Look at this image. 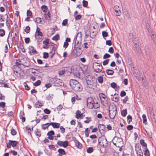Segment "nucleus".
<instances>
[{"label": "nucleus", "mask_w": 156, "mask_h": 156, "mask_svg": "<svg viewBox=\"0 0 156 156\" xmlns=\"http://www.w3.org/2000/svg\"><path fill=\"white\" fill-rule=\"evenodd\" d=\"M81 112L79 110H77L76 113V117L77 119L81 118Z\"/></svg>", "instance_id": "31"}, {"label": "nucleus", "mask_w": 156, "mask_h": 156, "mask_svg": "<svg viewBox=\"0 0 156 156\" xmlns=\"http://www.w3.org/2000/svg\"><path fill=\"white\" fill-rule=\"evenodd\" d=\"M69 85L72 89L76 92H80L82 90V87L80 84L74 80H70Z\"/></svg>", "instance_id": "1"}, {"label": "nucleus", "mask_w": 156, "mask_h": 156, "mask_svg": "<svg viewBox=\"0 0 156 156\" xmlns=\"http://www.w3.org/2000/svg\"><path fill=\"white\" fill-rule=\"evenodd\" d=\"M51 14L49 10L47 14L45 13L44 14V16L46 20H51Z\"/></svg>", "instance_id": "23"}, {"label": "nucleus", "mask_w": 156, "mask_h": 156, "mask_svg": "<svg viewBox=\"0 0 156 156\" xmlns=\"http://www.w3.org/2000/svg\"><path fill=\"white\" fill-rule=\"evenodd\" d=\"M111 55L108 53L105 54L103 56V59H106L110 58Z\"/></svg>", "instance_id": "63"}, {"label": "nucleus", "mask_w": 156, "mask_h": 156, "mask_svg": "<svg viewBox=\"0 0 156 156\" xmlns=\"http://www.w3.org/2000/svg\"><path fill=\"white\" fill-rule=\"evenodd\" d=\"M41 19L40 17H36L35 20V22L37 23H40L41 22Z\"/></svg>", "instance_id": "48"}, {"label": "nucleus", "mask_w": 156, "mask_h": 156, "mask_svg": "<svg viewBox=\"0 0 156 156\" xmlns=\"http://www.w3.org/2000/svg\"><path fill=\"white\" fill-rule=\"evenodd\" d=\"M24 73L23 71L21 69L16 73L15 75L18 77L22 78L24 77Z\"/></svg>", "instance_id": "15"}, {"label": "nucleus", "mask_w": 156, "mask_h": 156, "mask_svg": "<svg viewBox=\"0 0 156 156\" xmlns=\"http://www.w3.org/2000/svg\"><path fill=\"white\" fill-rule=\"evenodd\" d=\"M44 113L46 114H50L51 112V111L49 109L46 108L44 110Z\"/></svg>", "instance_id": "60"}, {"label": "nucleus", "mask_w": 156, "mask_h": 156, "mask_svg": "<svg viewBox=\"0 0 156 156\" xmlns=\"http://www.w3.org/2000/svg\"><path fill=\"white\" fill-rule=\"evenodd\" d=\"M105 72L108 75H112L114 73V71L110 69H106Z\"/></svg>", "instance_id": "26"}, {"label": "nucleus", "mask_w": 156, "mask_h": 156, "mask_svg": "<svg viewBox=\"0 0 156 156\" xmlns=\"http://www.w3.org/2000/svg\"><path fill=\"white\" fill-rule=\"evenodd\" d=\"M53 95L49 94L46 97V99L47 100H51L53 98Z\"/></svg>", "instance_id": "41"}, {"label": "nucleus", "mask_w": 156, "mask_h": 156, "mask_svg": "<svg viewBox=\"0 0 156 156\" xmlns=\"http://www.w3.org/2000/svg\"><path fill=\"white\" fill-rule=\"evenodd\" d=\"M93 68L95 72L99 73L102 71L103 66L101 64L95 62L93 64Z\"/></svg>", "instance_id": "9"}, {"label": "nucleus", "mask_w": 156, "mask_h": 156, "mask_svg": "<svg viewBox=\"0 0 156 156\" xmlns=\"http://www.w3.org/2000/svg\"><path fill=\"white\" fill-rule=\"evenodd\" d=\"M127 122L129 124L131 122L132 120V117L130 115H129L127 116Z\"/></svg>", "instance_id": "38"}, {"label": "nucleus", "mask_w": 156, "mask_h": 156, "mask_svg": "<svg viewBox=\"0 0 156 156\" xmlns=\"http://www.w3.org/2000/svg\"><path fill=\"white\" fill-rule=\"evenodd\" d=\"M69 145V142L67 140L63 142L62 146L64 147H66Z\"/></svg>", "instance_id": "45"}, {"label": "nucleus", "mask_w": 156, "mask_h": 156, "mask_svg": "<svg viewBox=\"0 0 156 156\" xmlns=\"http://www.w3.org/2000/svg\"><path fill=\"white\" fill-rule=\"evenodd\" d=\"M109 59H106L103 62V64L104 66H105L108 64V63Z\"/></svg>", "instance_id": "62"}, {"label": "nucleus", "mask_w": 156, "mask_h": 156, "mask_svg": "<svg viewBox=\"0 0 156 156\" xmlns=\"http://www.w3.org/2000/svg\"><path fill=\"white\" fill-rule=\"evenodd\" d=\"M102 36L104 38L108 36V33L106 31H103L102 33Z\"/></svg>", "instance_id": "46"}, {"label": "nucleus", "mask_w": 156, "mask_h": 156, "mask_svg": "<svg viewBox=\"0 0 156 156\" xmlns=\"http://www.w3.org/2000/svg\"><path fill=\"white\" fill-rule=\"evenodd\" d=\"M127 110L126 109L123 110L121 112V115L123 117H125L127 114Z\"/></svg>", "instance_id": "33"}, {"label": "nucleus", "mask_w": 156, "mask_h": 156, "mask_svg": "<svg viewBox=\"0 0 156 156\" xmlns=\"http://www.w3.org/2000/svg\"><path fill=\"white\" fill-rule=\"evenodd\" d=\"M98 98H94L93 104L94 105V107L93 108L95 109L98 108L100 107V105L98 103Z\"/></svg>", "instance_id": "14"}, {"label": "nucleus", "mask_w": 156, "mask_h": 156, "mask_svg": "<svg viewBox=\"0 0 156 156\" xmlns=\"http://www.w3.org/2000/svg\"><path fill=\"white\" fill-rule=\"evenodd\" d=\"M81 42H80V43L79 41H78L77 43H76V41L74 46V48H76H76L80 49V48H82L81 47Z\"/></svg>", "instance_id": "24"}, {"label": "nucleus", "mask_w": 156, "mask_h": 156, "mask_svg": "<svg viewBox=\"0 0 156 156\" xmlns=\"http://www.w3.org/2000/svg\"><path fill=\"white\" fill-rule=\"evenodd\" d=\"M18 144V142L17 141L10 140L6 144L7 147L8 148H10L12 146V147H16Z\"/></svg>", "instance_id": "11"}, {"label": "nucleus", "mask_w": 156, "mask_h": 156, "mask_svg": "<svg viewBox=\"0 0 156 156\" xmlns=\"http://www.w3.org/2000/svg\"><path fill=\"white\" fill-rule=\"evenodd\" d=\"M59 35L57 34L52 37V39L53 40L56 41L59 40Z\"/></svg>", "instance_id": "37"}, {"label": "nucleus", "mask_w": 156, "mask_h": 156, "mask_svg": "<svg viewBox=\"0 0 156 156\" xmlns=\"http://www.w3.org/2000/svg\"><path fill=\"white\" fill-rule=\"evenodd\" d=\"M75 144L78 148L81 149L82 148V145L78 141Z\"/></svg>", "instance_id": "29"}, {"label": "nucleus", "mask_w": 156, "mask_h": 156, "mask_svg": "<svg viewBox=\"0 0 156 156\" xmlns=\"http://www.w3.org/2000/svg\"><path fill=\"white\" fill-rule=\"evenodd\" d=\"M63 108V107L62 105H60L57 107L56 109L57 111H60Z\"/></svg>", "instance_id": "61"}, {"label": "nucleus", "mask_w": 156, "mask_h": 156, "mask_svg": "<svg viewBox=\"0 0 156 156\" xmlns=\"http://www.w3.org/2000/svg\"><path fill=\"white\" fill-rule=\"evenodd\" d=\"M26 60H24V61H25V62L24 63L22 64V65L26 67H28L30 65V61L27 58H26Z\"/></svg>", "instance_id": "22"}, {"label": "nucleus", "mask_w": 156, "mask_h": 156, "mask_svg": "<svg viewBox=\"0 0 156 156\" xmlns=\"http://www.w3.org/2000/svg\"><path fill=\"white\" fill-rule=\"evenodd\" d=\"M21 62L20 59L16 60L15 62V64L14 66H19L21 65H22V63H21Z\"/></svg>", "instance_id": "32"}, {"label": "nucleus", "mask_w": 156, "mask_h": 156, "mask_svg": "<svg viewBox=\"0 0 156 156\" xmlns=\"http://www.w3.org/2000/svg\"><path fill=\"white\" fill-rule=\"evenodd\" d=\"M94 98L93 97H88L87 101V106L89 108L92 109L93 108L94 105L93 104Z\"/></svg>", "instance_id": "10"}, {"label": "nucleus", "mask_w": 156, "mask_h": 156, "mask_svg": "<svg viewBox=\"0 0 156 156\" xmlns=\"http://www.w3.org/2000/svg\"><path fill=\"white\" fill-rule=\"evenodd\" d=\"M142 116L143 118V122L145 124L147 122V121L146 115L145 114H143Z\"/></svg>", "instance_id": "51"}, {"label": "nucleus", "mask_w": 156, "mask_h": 156, "mask_svg": "<svg viewBox=\"0 0 156 156\" xmlns=\"http://www.w3.org/2000/svg\"><path fill=\"white\" fill-rule=\"evenodd\" d=\"M12 69L14 71L15 75L21 69L19 66H12Z\"/></svg>", "instance_id": "21"}, {"label": "nucleus", "mask_w": 156, "mask_h": 156, "mask_svg": "<svg viewBox=\"0 0 156 156\" xmlns=\"http://www.w3.org/2000/svg\"><path fill=\"white\" fill-rule=\"evenodd\" d=\"M86 71V69L84 70L82 67L79 66L78 67L74 68L72 71L74 76L77 77H79L80 76V73L81 71L84 73Z\"/></svg>", "instance_id": "6"}, {"label": "nucleus", "mask_w": 156, "mask_h": 156, "mask_svg": "<svg viewBox=\"0 0 156 156\" xmlns=\"http://www.w3.org/2000/svg\"><path fill=\"white\" fill-rule=\"evenodd\" d=\"M5 34V30L3 29H0V36L1 37H3Z\"/></svg>", "instance_id": "40"}, {"label": "nucleus", "mask_w": 156, "mask_h": 156, "mask_svg": "<svg viewBox=\"0 0 156 156\" xmlns=\"http://www.w3.org/2000/svg\"><path fill=\"white\" fill-rule=\"evenodd\" d=\"M99 96L101 104L105 107H107L108 105V102L106 96L103 93H101L99 94Z\"/></svg>", "instance_id": "4"}, {"label": "nucleus", "mask_w": 156, "mask_h": 156, "mask_svg": "<svg viewBox=\"0 0 156 156\" xmlns=\"http://www.w3.org/2000/svg\"><path fill=\"white\" fill-rule=\"evenodd\" d=\"M68 20L67 19H65L62 22V25L63 26H65L67 23Z\"/></svg>", "instance_id": "58"}, {"label": "nucleus", "mask_w": 156, "mask_h": 156, "mask_svg": "<svg viewBox=\"0 0 156 156\" xmlns=\"http://www.w3.org/2000/svg\"><path fill=\"white\" fill-rule=\"evenodd\" d=\"M43 106L42 104L41 103L39 102V101H38L35 104V107L36 108H39L40 107H41Z\"/></svg>", "instance_id": "30"}, {"label": "nucleus", "mask_w": 156, "mask_h": 156, "mask_svg": "<svg viewBox=\"0 0 156 156\" xmlns=\"http://www.w3.org/2000/svg\"><path fill=\"white\" fill-rule=\"evenodd\" d=\"M151 31H152L151 30H148V32L150 34L151 33V39L153 40L155 44H156V35L153 33Z\"/></svg>", "instance_id": "19"}, {"label": "nucleus", "mask_w": 156, "mask_h": 156, "mask_svg": "<svg viewBox=\"0 0 156 156\" xmlns=\"http://www.w3.org/2000/svg\"><path fill=\"white\" fill-rule=\"evenodd\" d=\"M11 133L12 135H15L16 134V131L13 128L11 129Z\"/></svg>", "instance_id": "55"}, {"label": "nucleus", "mask_w": 156, "mask_h": 156, "mask_svg": "<svg viewBox=\"0 0 156 156\" xmlns=\"http://www.w3.org/2000/svg\"><path fill=\"white\" fill-rule=\"evenodd\" d=\"M117 112V107L114 104L110 105L109 106L108 112Z\"/></svg>", "instance_id": "16"}, {"label": "nucleus", "mask_w": 156, "mask_h": 156, "mask_svg": "<svg viewBox=\"0 0 156 156\" xmlns=\"http://www.w3.org/2000/svg\"><path fill=\"white\" fill-rule=\"evenodd\" d=\"M112 142L116 147H119L120 144H122L123 141L122 138L115 136L112 139Z\"/></svg>", "instance_id": "8"}, {"label": "nucleus", "mask_w": 156, "mask_h": 156, "mask_svg": "<svg viewBox=\"0 0 156 156\" xmlns=\"http://www.w3.org/2000/svg\"><path fill=\"white\" fill-rule=\"evenodd\" d=\"M15 41L17 42L19 40L18 31H17V33H15L14 36Z\"/></svg>", "instance_id": "34"}, {"label": "nucleus", "mask_w": 156, "mask_h": 156, "mask_svg": "<svg viewBox=\"0 0 156 156\" xmlns=\"http://www.w3.org/2000/svg\"><path fill=\"white\" fill-rule=\"evenodd\" d=\"M58 152H59V154L62 155H65L66 154V153L64 149L62 148L59 149L58 150Z\"/></svg>", "instance_id": "27"}, {"label": "nucleus", "mask_w": 156, "mask_h": 156, "mask_svg": "<svg viewBox=\"0 0 156 156\" xmlns=\"http://www.w3.org/2000/svg\"><path fill=\"white\" fill-rule=\"evenodd\" d=\"M98 82L100 83H102L103 81V79L102 76H99L98 78Z\"/></svg>", "instance_id": "44"}, {"label": "nucleus", "mask_w": 156, "mask_h": 156, "mask_svg": "<svg viewBox=\"0 0 156 156\" xmlns=\"http://www.w3.org/2000/svg\"><path fill=\"white\" fill-rule=\"evenodd\" d=\"M114 9L116 12V15L118 16H120L121 14V12L119 9V6H115L114 7Z\"/></svg>", "instance_id": "17"}, {"label": "nucleus", "mask_w": 156, "mask_h": 156, "mask_svg": "<svg viewBox=\"0 0 156 156\" xmlns=\"http://www.w3.org/2000/svg\"><path fill=\"white\" fill-rule=\"evenodd\" d=\"M144 154L145 156H150L149 151L147 147H146L145 151H144Z\"/></svg>", "instance_id": "28"}, {"label": "nucleus", "mask_w": 156, "mask_h": 156, "mask_svg": "<svg viewBox=\"0 0 156 156\" xmlns=\"http://www.w3.org/2000/svg\"><path fill=\"white\" fill-rule=\"evenodd\" d=\"M83 5L84 7H87L88 5L87 1L83 0Z\"/></svg>", "instance_id": "54"}, {"label": "nucleus", "mask_w": 156, "mask_h": 156, "mask_svg": "<svg viewBox=\"0 0 156 156\" xmlns=\"http://www.w3.org/2000/svg\"><path fill=\"white\" fill-rule=\"evenodd\" d=\"M93 149L92 147H89L88 148L87 150V152L88 153H91L93 152Z\"/></svg>", "instance_id": "52"}, {"label": "nucleus", "mask_w": 156, "mask_h": 156, "mask_svg": "<svg viewBox=\"0 0 156 156\" xmlns=\"http://www.w3.org/2000/svg\"><path fill=\"white\" fill-rule=\"evenodd\" d=\"M82 52V48H74L72 53L70 55L71 59L76 58L80 56Z\"/></svg>", "instance_id": "5"}, {"label": "nucleus", "mask_w": 156, "mask_h": 156, "mask_svg": "<svg viewBox=\"0 0 156 156\" xmlns=\"http://www.w3.org/2000/svg\"><path fill=\"white\" fill-rule=\"evenodd\" d=\"M43 58L44 59L48 58L49 57V55L48 53L44 52L43 53Z\"/></svg>", "instance_id": "53"}, {"label": "nucleus", "mask_w": 156, "mask_h": 156, "mask_svg": "<svg viewBox=\"0 0 156 156\" xmlns=\"http://www.w3.org/2000/svg\"><path fill=\"white\" fill-rule=\"evenodd\" d=\"M39 36L43 37V33L41 31L39 32H38V33H35V38H36L37 37H38Z\"/></svg>", "instance_id": "43"}, {"label": "nucleus", "mask_w": 156, "mask_h": 156, "mask_svg": "<svg viewBox=\"0 0 156 156\" xmlns=\"http://www.w3.org/2000/svg\"><path fill=\"white\" fill-rule=\"evenodd\" d=\"M3 82L4 81L3 80H0V85H1L0 87L8 88L9 87L7 85V84L5 82Z\"/></svg>", "instance_id": "25"}, {"label": "nucleus", "mask_w": 156, "mask_h": 156, "mask_svg": "<svg viewBox=\"0 0 156 156\" xmlns=\"http://www.w3.org/2000/svg\"><path fill=\"white\" fill-rule=\"evenodd\" d=\"M32 48V49L28 51L29 53L31 55H35L37 54L38 52L36 50L34 49V47L33 46H30Z\"/></svg>", "instance_id": "18"}, {"label": "nucleus", "mask_w": 156, "mask_h": 156, "mask_svg": "<svg viewBox=\"0 0 156 156\" xmlns=\"http://www.w3.org/2000/svg\"><path fill=\"white\" fill-rule=\"evenodd\" d=\"M50 125H52L54 128H58L60 127V123L57 122H48L46 124H43L42 125V128L43 129H47Z\"/></svg>", "instance_id": "7"}, {"label": "nucleus", "mask_w": 156, "mask_h": 156, "mask_svg": "<svg viewBox=\"0 0 156 156\" xmlns=\"http://www.w3.org/2000/svg\"><path fill=\"white\" fill-rule=\"evenodd\" d=\"M27 16H30V17H32V12L30 10H28L27 11Z\"/></svg>", "instance_id": "50"}, {"label": "nucleus", "mask_w": 156, "mask_h": 156, "mask_svg": "<svg viewBox=\"0 0 156 156\" xmlns=\"http://www.w3.org/2000/svg\"><path fill=\"white\" fill-rule=\"evenodd\" d=\"M96 33L94 31H92L91 34L90 33V37L92 38H94L96 36Z\"/></svg>", "instance_id": "42"}, {"label": "nucleus", "mask_w": 156, "mask_h": 156, "mask_svg": "<svg viewBox=\"0 0 156 156\" xmlns=\"http://www.w3.org/2000/svg\"><path fill=\"white\" fill-rule=\"evenodd\" d=\"M86 118L87 119V120H85L84 121V122L86 123H88L90 122L91 120V117H86Z\"/></svg>", "instance_id": "56"}, {"label": "nucleus", "mask_w": 156, "mask_h": 156, "mask_svg": "<svg viewBox=\"0 0 156 156\" xmlns=\"http://www.w3.org/2000/svg\"><path fill=\"white\" fill-rule=\"evenodd\" d=\"M98 145L103 147H105L107 146L108 141L105 136L103 135L98 138Z\"/></svg>", "instance_id": "3"}, {"label": "nucleus", "mask_w": 156, "mask_h": 156, "mask_svg": "<svg viewBox=\"0 0 156 156\" xmlns=\"http://www.w3.org/2000/svg\"><path fill=\"white\" fill-rule=\"evenodd\" d=\"M41 83V81L40 80H38L35 82L33 84V85L34 86L37 87L40 85Z\"/></svg>", "instance_id": "47"}, {"label": "nucleus", "mask_w": 156, "mask_h": 156, "mask_svg": "<svg viewBox=\"0 0 156 156\" xmlns=\"http://www.w3.org/2000/svg\"><path fill=\"white\" fill-rule=\"evenodd\" d=\"M43 43L45 45H47L49 44V39L45 38L44 41H43Z\"/></svg>", "instance_id": "49"}, {"label": "nucleus", "mask_w": 156, "mask_h": 156, "mask_svg": "<svg viewBox=\"0 0 156 156\" xmlns=\"http://www.w3.org/2000/svg\"><path fill=\"white\" fill-rule=\"evenodd\" d=\"M5 15H7V19L6 20V25L7 26L8 29H9L10 28V25L9 21L8 19V16L7 14H5Z\"/></svg>", "instance_id": "39"}, {"label": "nucleus", "mask_w": 156, "mask_h": 156, "mask_svg": "<svg viewBox=\"0 0 156 156\" xmlns=\"http://www.w3.org/2000/svg\"><path fill=\"white\" fill-rule=\"evenodd\" d=\"M140 144L143 147H147V144L146 143L144 142V141L143 139H141L140 140Z\"/></svg>", "instance_id": "35"}, {"label": "nucleus", "mask_w": 156, "mask_h": 156, "mask_svg": "<svg viewBox=\"0 0 156 156\" xmlns=\"http://www.w3.org/2000/svg\"><path fill=\"white\" fill-rule=\"evenodd\" d=\"M117 112L112 111L109 112V115L110 119H113L116 115Z\"/></svg>", "instance_id": "20"}, {"label": "nucleus", "mask_w": 156, "mask_h": 156, "mask_svg": "<svg viewBox=\"0 0 156 156\" xmlns=\"http://www.w3.org/2000/svg\"><path fill=\"white\" fill-rule=\"evenodd\" d=\"M25 88L27 90H28L30 89V87L26 83V82L24 83Z\"/></svg>", "instance_id": "59"}, {"label": "nucleus", "mask_w": 156, "mask_h": 156, "mask_svg": "<svg viewBox=\"0 0 156 156\" xmlns=\"http://www.w3.org/2000/svg\"><path fill=\"white\" fill-rule=\"evenodd\" d=\"M64 85V83L63 81L57 78L56 80V81L55 85H53L54 86L57 87H59L60 86H63Z\"/></svg>", "instance_id": "13"}, {"label": "nucleus", "mask_w": 156, "mask_h": 156, "mask_svg": "<svg viewBox=\"0 0 156 156\" xmlns=\"http://www.w3.org/2000/svg\"><path fill=\"white\" fill-rule=\"evenodd\" d=\"M90 76L87 77V83L88 87L90 89H94L96 86V83L93 80H94V77H91Z\"/></svg>", "instance_id": "2"}, {"label": "nucleus", "mask_w": 156, "mask_h": 156, "mask_svg": "<svg viewBox=\"0 0 156 156\" xmlns=\"http://www.w3.org/2000/svg\"><path fill=\"white\" fill-rule=\"evenodd\" d=\"M30 28L29 26L26 27L25 29H24V31L27 34L28 33L30 30Z\"/></svg>", "instance_id": "57"}, {"label": "nucleus", "mask_w": 156, "mask_h": 156, "mask_svg": "<svg viewBox=\"0 0 156 156\" xmlns=\"http://www.w3.org/2000/svg\"><path fill=\"white\" fill-rule=\"evenodd\" d=\"M99 132L101 135H104L105 133L106 127L104 124H99L98 126Z\"/></svg>", "instance_id": "12"}, {"label": "nucleus", "mask_w": 156, "mask_h": 156, "mask_svg": "<svg viewBox=\"0 0 156 156\" xmlns=\"http://www.w3.org/2000/svg\"><path fill=\"white\" fill-rule=\"evenodd\" d=\"M57 78H53L50 79L49 80V81L51 83L53 84V85H55V83L56 81V80Z\"/></svg>", "instance_id": "36"}, {"label": "nucleus", "mask_w": 156, "mask_h": 156, "mask_svg": "<svg viewBox=\"0 0 156 156\" xmlns=\"http://www.w3.org/2000/svg\"><path fill=\"white\" fill-rule=\"evenodd\" d=\"M111 86L113 88H115L117 87V84L115 82H113L111 83Z\"/></svg>", "instance_id": "64"}]
</instances>
